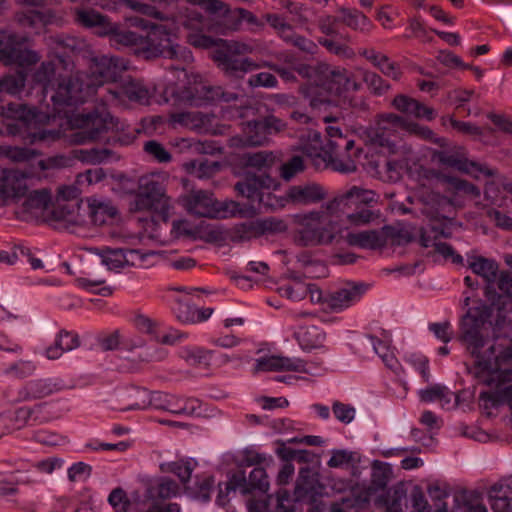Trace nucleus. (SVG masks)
Here are the masks:
<instances>
[{"instance_id": "864d4df0", "label": "nucleus", "mask_w": 512, "mask_h": 512, "mask_svg": "<svg viewBox=\"0 0 512 512\" xmlns=\"http://www.w3.org/2000/svg\"><path fill=\"white\" fill-rule=\"evenodd\" d=\"M18 21L24 27L40 29L49 22V15L42 11L29 10L20 15Z\"/></svg>"}, {"instance_id": "ea45409f", "label": "nucleus", "mask_w": 512, "mask_h": 512, "mask_svg": "<svg viewBox=\"0 0 512 512\" xmlns=\"http://www.w3.org/2000/svg\"><path fill=\"white\" fill-rule=\"evenodd\" d=\"M276 160L277 156L272 151H258L244 156L245 165L259 171L270 169Z\"/></svg>"}, {"instance_id": "b1692460", "label": "nucleus", "mask_w": 512, "mask_h": 512, "mask_svg": "<svg viewBox=\"0 0 512 512\" xmlns=\"http://www.w3.org/2000/svg\"><path fill=\"white\" fill-rule=\"evenodd\" d=\"M255 371H293L299 373H308L306 362L300 358H290L285 356H265L256 359Z\"/></svg>"}, {"instance_id": "603ef678", "label": "nucleus", "mask_w": 512, "mask_h": 512, "mask_svg": "<svg viewBox=\"0 0 512 512\" xmlns=\"http://www.w3.org/2000/svg\"><path fill=\"white\" fill-rule=\"evenodd\" d=\"M11 433L20 430L26 425L31 426L28 407H21L13 412L3 413Z\"/></svg>"}, {"instance_id": "37998d69", "label": "nucleus", "mask_w": 512, "mask_h": 512, "mask_svg": "<svg viewBox=\"0 0 512 512\" xmlns=\"http://www.w3.org/2000/svg\"><path fill=\"white\" fill-rule=\"evenodd\" d=\"M322 486L314 480L299 481L295 487L296 500L316 503V496L321 495Z\"/></svg>"}, {"instance_id": "c85d7f7f", "label": "nucleus", "mask_w": 512, "mask_h": 512, "mask_svg": "<svg viewBox=\"0 0 512 512\" xmlns=\"http://www.w3.org/2000/svg\"><path fill=\"white\" fill-rule=\"evenodd\" d=\"M359 55L369 61L375 68L380 70L385 76L398 81L401 78L402 71L399 65L390 60V58L376 51L374 48H363L359 50Z\"/></svg>"}, {"instance_id": "338daca9", "label": "nucleus", "mask_w": 512, "mask_h": 512, "mask_svg": "<svg viewBox=\"0 0 512 512\" xmlns=\"http://www.w3.org/2000/svg\"><path fill=\"white\" fill-rule=\"evenodd\" d=\"M332 411L336 419L344 424H349L355 417V408L339 401L333 403Z\"/></svg>"}, {"instance_id": "5fc2aeb1", "label": "nucleus", "mask_w": 512, "mask_h": 512, "mask_svg": "<svg viewBox=\"0 0 512 512\" xmlns=\"http://www.w3.org/2000/svg\"><path fill=\"white\" fill-rule=\"evenodd\" d=\"M305 169L303 158L299 155H294L287 162L283 163L280 168V176L285 181H290L297 174L303 172Z\"/></svg>"}, {"instance_id": "e433bc0d", "label": "nucleus", "mask_w": 512, "mask_h": 512, "mask_svg": "<svg viewBox=\"0 0 512 512\" xmlns=\"http://www.w3.org/2000/svg\"><path fill=\"white\" fill-rule=\"evenodd\" d=\"M294 337L303 350H312L322 346L325 333L317 326L301 327L294 333Z\"/></svg>"}, {"instance_id": "2eb2a0df", "label": "nucleus", "mask_w": 512, "mask_h": 512, "mask_svg": "<svg viewBox=\"0 0 512 512\" xmlns=\"http://www.w3.org/2000/svg\"><path fill=\"white\" fill-rule=\"evenodd\" d=\"M433 159L443 166L457 169L461 172L470 174L477 179L480 175H484L486 177H494L497 175V170L491 169L478 162L468 160L460 151H436L433 154Z\"/></svg>"}, {"instance_id": "423d86ee", "label": "nucleus", "mask_w": 512, "mask_h": 512, "mask_svg": "<svg viewBox=\"0 0 512 512\" xmlns=\"http://www.w3.org/2000/svg\"><path fill=\"white\" fill-rule=\"evenodd\" d=\"M280 186L276 178L265 172L260 174L247 172L234 188L238 195L246 198L251 204L257 203L259 209L276 210L285 206L283 197H277L272 193Z\"/></svg>"}, {"instance_id": "58836bf2", "label": "nucleus", "mask_w": 512, "mask_h": 512, "mask_svg": "<svg viewBox=\"0 0 512 512\" xmlns=\"http://www.w3.org/2000/svg\"><path fill=\"white\" fill-rule=\"evenodd\" d=\"M50 202V194L46 190H35L29 193L22 203L23 212L34 214L44 211Z\"/></svg>"}, {"instance_id": "bf43d9fd", "label": "nucleus", "mask_w": 512, "mask_h": 512, "mask_svg": "<svg viewBox=\"0 0 512 512\" xmlns=\"http://www.w3.org/2000/svg\"><path fill=\"white\" fill-rule=\"evenodd\" d=\"M491 507L494 512H512V487L506 485L502 495L493 496Z\"/></svg>"}, {"instance_id": "f257e3e1", "label": "nucleus", "mask_w": 512, "mask_h": 512, "mask_svg": "<svg viewBox=\"0 0 512 512\" xmlns=\"http://www.w3.org/2000/svg\"><path fill=\"white\" fill-rule=\"evenodd\" d=\"M492 309L484 302L470 307L460 321L459 340L475 359V377L491 386L512 377V343L503 348L489 337Z\"/></svg>"}, {"instance_id": "79ce46f5", "label": "nucleus", "mask_w": 512, "mask_h": 512, "mask_svg": "<svg viewBox=\"0 0 512 512\" xmlns=\"http://www.w3.org/2000/svg\"><path fill=\"white\" fill-rule=\"evenodd\" d=\"M54 75V64L52 62H43L34 72L33 80L42 86L43 92H48L49 89L53 91V87H56Z\"/></svg>"}, {"instance_id": "4468645a", "label": "nucleus", "mask_w": 512, "mask_h": 512, "mask_svg": "<svg viewBox=\"0 0 512 512\" xmlns=\"http://www.w3.org/2000/svg\"><path fill=\"white\" fill-rule=\"evenodd\" d=\"M406 120L396 114L381 115L375 125L370 128L367 135L371 144L393 150L395 139L400 129L406 128Z\"/></svg>"}, {"instance_id": "5701e85b", "label": "nucleus", "mask_w": 512, "mask_h": 512, "mask_svg": "<svg viewBox=\"0 0 512 512\" xmlns=\"http://www.w3.org/2000/svg\"><path fill=\"white\" fill-rule=\"evenodd\" d=\"M468 268L480 277L486 283L485 293L489 297L490 294L496 295L495 283L500 273L499 264L496 260L478 255H467Z\"/></svg>"}, {"instance_id": "a211bd4d", "label": "nucleus", "mask_w": 512, "mask_h": 512, "mask_svg": "<svg viewBox=\"0 0 512 512\" xmlns=\"http://www.w3.org/2000/svg\"><path fill=\"white\" fill-rule=\"evenodd\" d=\"M66 388L60 378H38L26 382L13 401H29L48 397Z\"/></svg>"}, {"instance_id": "3c124183", "label": "nucleus", "mask_w": 512, "mask_h": 512, "mask_svg": "<svg viewBox=\"0 0 512 512\" xmlns=\"http://www.w3.org/2000/svg\"><path fill=\"white\" fill-rule=\"evenodd\" d=\"M287 37H284L283 41L291 45L297 49H299L302 52H305L307 54H315L318 50L317 44L312 41L311 39L306 38L305 36H302L298 34L294 27L291 29V33L287 34Z\"/></svg>"}, {"instance_id": "ddd939ff", "label": "nucleus", "mask_w": 512, "mask_h": 512, "mask_svg": "<svg viewBox=\"0 0 512 512\" xmlns=\"http://www.w3.org/2000/svg\"><path fill=\"white\" fill-rule=\"evenodd\" d=\"M173 95L179 102L191 106H201L217 100L230 102L237 99L235 93L224 92L220 86H211L201 82L173 91Z\"/></svg>"}, {"instance_id": "1a4fd4ad", "label": "nucleus", "mask_w": 512, "mask_h": 512, "mask_svg": "<svg viewBox=\"0 0 512 512\" xmlns=\"http://www.w3.org/2000/svg\"><path fill=\"white\" fill-rule=\"evenodd\" d=\"M172 208L171 199L166 194L164 181L157 175H146L139 179L138 190L131 209L134 211H154L167 220Z\"/></svg>"}, {"instance_id": "aec40b11", "label": "nucleus", "mask_w": 512, "mask_h": 512, "mask_svg": "<svg viewBox=\"0 0 512 512\" xmlns=\"http://www.w3.org/2000/svg\"><path fill=\"white\" fill-rule=\"evenodd\" d=\"M243 21L253 25L258 24V19L252 12L244 8H227L221 15L212 18V26L215 32L227 35L238 31Z\"/></svg>"}, {"instance_id": "2f4dec72", "label": "nucleus", "mask_w": 512, "mask_h": 512, "mask_svg": "<svg viewBox=\"0 0 512 512\" xmlns=\"http://www.w3.org/2000/svg\"><path fill=\"white\" fill-rule=\"evenodd\" d=\"M346 242L350 246L376 250L384 247L387 240L385 234L377 230H367L348 233L346 235Z\"/></svg>"}, {"instance_id": "69168bd1", "label": "nucleus", "mask_w": 512, "mask_h": 512, "mask_svg": "<svg viewBox=\"0 0 512 512\" xmlns=\"http://www.w3.org/2000/svg\"><path fill=\"white\" fill-rule=\"evenodd\" d=\"M108 502L116 512H126L130 505L126 492L122 488L113 489L108 497Z\"/></svg>"}, {"instance_id": "9b49d317", "label": "nucleus", "mask_w": 512, "mask_h": 512, "mask_svg": "<svg viewBox=\"0 0 512 512\" xmlns=\"http://www.w3.org/2000/svg\"><path fill=\"white\" fill-rule=\"evenodd\" d=\"M94 95L85 80L84 72L77 71L71 75L56 78L51 100L57 107L77 106L87 102Z\"/></svg>"}, {"instance_id": "0e129e2a", "label": "nucleus", "mask_w": 512, "mask_h": 512, "mask_svg": "<svg viewBox=\"0 0 512 512\" xmlns=\"http://www.w3.org/2000/svg\"><path fill=\"white\" fill-rule=\"evenodd\" d=\"M277 455L285 460H298L299 462H305L307 461V454L308 451L306 450H294L290 447H288L284 442H278V447L276 449Z\"/></svg>"}, {"instance_id": "de8ad7c7", "label": "nucleus", "mask_w": 512, "mask_h": 512, "mask_svg": "<svg viewBox=\"0 0 512 512\" xmlns=\"http://www.w3.org/2000/svg\"><path fill=\"white\" fill-rule=\"evenodd\" d=\"M452 392L443 385L435 384L427 389L420 391V399L423 402L440 401L442 405L449 404L451 402Z\"/></svg>"}, {"instance_id": "4c0bfd02", "label": "nucleus", "mask_w": 512, "mask_h": 512, "mask_svg": "<svg viewBox=\"0 0 512 512\" xmlns=\"http://www.w3.org/2000/svg\"><path fill=\"white\" fill-rule=\"evenodd\" d=\"M197 462L194 459H180L173 462L162 463L160 469L165 473L175 474L182 484L189 482Z\"/></svg>"}, {"instance_id": "dca6fc26", "label": "nucleus", "mask_w": 512, "mask_h": 512, "mask_svg": "<svg viewBox=\"0 0 512 512\" xmlns=\"http://www.w3.org/2000/svg\"><path fill=\"white\" fill-rule=\"evenodd\" d=\"M322 71L319 87L330 93L341 95L344 92L359 91L361 89V84L345 68L331 67L327 64L326 67H322Z\"/></svg>"}, {"instance_id": "09e8293b", "label": "nucleus", "mask_w": 512, "mask_h": 512, "mask_svg": "<svg viewBox=\"0 0 512 512\" xmlns=\"http://www.w3.org/2000/svg\"><path fill=\"white\" fill-rule=\"evenodd\" d=\"M99 255L101 257L102 263L106 265L110 270H117L125 267V261H127L125 258V249L105 248L100 250Z\"/></svg>"}, {"instance_id": "13d9d810", "label": "nucleus", "mask_w": 512, "mask_h": 512, "mask_svg": "<svg viewBox=\"0 0 512 512\" xmlns=\"http://www.w3.org/2000/svg\"><path fill=\"white\" fill-rule=\"evenodd\" d=\"M179 485L170 478H162L155 487V496L159 499L166 500L179 494Z\"/></svg>"}, {"instance_id": "8fccbe9b", "label": "nucleus", "mask_w": 512, "mask_h": 512, "mask_svg": "<svg viewBox=\"0 0 512 512\" xmlns=\"http://www.w3.org/2000/svg\"><path fill=\"white\" fill-rule=\"evenodd\" d=\"M362 79L369 91L377 96L385 94L391 87L379 74L370 70L363 71Z\"/></svg>"}, {"instance_id": "774afa93", "label": "nucleus", "mask_w": 512, "mask_h": 512, "mask_svg": "<svg viewBox=\"0 0 512 512\" xmlns=\"http://www.w3.org/2000/svg\"><path fill=\"white\" fill-rule=\"evenodd\" d=\"M181 24L190 32L202 31L204 18L197 10H188L187 14L181 18Z\"/></svg>"}, {"instance_id": "c756f323", "label": "nucleus", "mask_w": 512, "mask_h": 512, "mask_svg": "<svg viewBox=\"0 0 512 512\" xmlns=\"http://www.w3.org/2000/svg\"><path fill=\"white\" fill-rule=\"evenodd\" d=\"M107 36L110 37L111 43L117 48L128 47L133 49L136 55L143 56V34L121 29L118 24L112 23L111 31Z\"/></svg>"}, {"instance_id": "a19ab883", "label": "nucleus", "mask_w": 512, "mask_h": 512, "mask_svg": "<svg viewBox=\"0 0 512 512\" xmlns=\"http://www.w3.org/2000/svg\"><path fill=\"white\" fill-rule=\"evenodd\" d=\"M169 122L191 130L199 129L204 124V116L200 112H176L169 116Z\"/></svg>"}, {"instance_id": "a878e982", "label": "nucleus", "mask_w": 512, "mask_h": 512, "mask_svg": "<svg viewBox=\"0 0 512 512\" xmlns=\"http://www.w3.org/2000/svg\"><path fill=\"white\" fill-rule=\"evenodd\" d=\"M326 196L324 188L317 183L291 186L283 198L286 202L294 204H314L323 200Z\"/></svg>"}, {"instance_id": "f03ea898", "label": "nucleus", "mask_w": 512, "mask_h": 512, "mask_svg": "<svg viewBox=\"0 0 512 512\" xmlns=\"http://www.w3.org/2000/svg\"><path fill=\"white\" fill-rule=\"evenodd\" d=\"M124 97L130 101L147 103L150 97L148 89L139 81L129 80L119 88H107L106 94L89 112H80L71 115L68 123L72 129L70 142L83 145L100 139L103 134L118 129V120L108 110V104L122 100Z\"/></svg>"}, {"instance_id": "6e6552de", "label": "nucleus", "mask_w": 512, "mask_h": 512, "mask_svg": "<svg viewBox=\"0 0 512 512\" xmlns=\"http://www.w3.org/2000/svg\"><path fill=\"white\" fill-rule=\"evenodd\" d=\"M327 211H311L297 216L295 242L303 247L329 245L335 239V226Z\"/></svg>"}, {"instance_id": "c03bdc74", "label": "nucleus", "mask_w": 512, "mask_h": 512, "mask_svg": "<svg viewBox=\"0 0 512 512\" xmlns=\"http://www.w3.org/2000/svg\"><path fill=\"white\" fill-rule=\"evenodd\" d=\"M261 236L258 220L236 224L231 232L233 242H242Z\"/></svg>"}, {"instance_id": "4be33fe9", "label": "nucleus", "mask_w": 512, "mask_h": 512, "mask_svg": "<svg viewBox=\"0 0 512 512\" xmlns=\"http://www.w3.org/2000/svg\"><path fill=\"white\" fill-rule=\"evenodd\" d=\"M136 393L140 396L141 399L131 403L126 408H123V411L144 410L150 405H153L156 409L165 410L170 413L179 415L180 398L170 394L156 392L153 393L149 399V392L145 389H137Z\"/></svg>"}, {"instance_id": "a18cd8bd", "label": "nucleus", "mask_w": 512, "mask_h": 512, "mask_svg": "<svg viewBox=\"0 0 512 512\" xmlns=\"http://www.w3.org/2000/svg\"><path fill=\"white\" fill-rule=\"evenodd\" d=\"M282 8L286 9L290 15L293 16L292 20L300 27L308 24L310 21L309 12L311 11L306 5L292 0H281Z\"/></svg>"}, {"instance_id": "4d7b16f0", "label": "nucleus", "mask_w": 512, "mask_h": 512, "mask_svg": "<svg viewBox=\"0 0 512 512\" xmlns=\"http://www.w3.org/2000/svg\"><path fill=\"white\" fill-rule=\"evenodd\" d=\"M186 38L190 45L198 49H215L219 45V39L205 35L201 31L189 32Z\"/></svg>"}, {"instance_id": "f8f14e48", "label": "nucleus", "mask_w": 512, "mask_h": 512, "mask_svg": "<svg viewBox=\"0 0 512 512\" xmlns=\"http://www.w3.org/2000/svg\"><path fill=\"white\" fill-rule=\"evenodd\" d=\"M126 69L124 61L118 57L101 56L94 58L85 74L90 89L94 95L99 97L96 104L101 103V98L106 94V89L111 88L106 86L117 81L120 73Z\"/></svg>"}, {"instance_id": "7c9ffc66", "label": "nucleus", "mask_w": 512, "mask_h": 512, "mask_svg": "<svg viewBox=\"0 0 512 512\" xmlns=\"http://www.w3.org/2000/svg\"><path fill=\"white\" fill-rule=\"evenodd\" d=\"M251 512H294L290 494L280 489L275 496L268 495L265 501H258L250 506Z\"/></svg>"}, {"instance_id": "0eeeda50", "label": "nucleus", "mask_w": 512, "mask_h": 512, "mask_svg": "<svg viewBox=\"0 0 512 512\" xmlns=\"http://www.w3.org/2000/svg\"><path fill=\"white\" fill-rule=\"evenodd\" d=\"M252 51V46L247 43L219 39L211 58L226 75L240 78L258 67L252 59L245 57Z\"/></svg>"}, {"instance_id": "cd10ccee", "label": "nucleus", "mask_w": 512, "mask_h": 512, "mask_svg": "<svg viewBox=\"0 0 512 512\" xmlns=\"http://www.w3.org/2000/svg\"><path fill=\"white\" fill-rule=\"evenodd\" d=\"M74 21L84 28H98V35L107 36L111 31L110 19L94 9L75 8L73 10Z\"/></svg>"}, {"instance_id": "e2e57ef3", "label": "nucleus", "mask_w": 512, "mask_h": 512, "mask_svg": "<svg viewBox=\"0 0 512 512\" xmlns=\"http://www.w3.org/2000/svg\"><path fill=\"white\" fill-rule=\"evenodd\" d=\"M265 19L268 24L274 28L277 35L283 40L284 37H287V34L291 33V29L293 26L286 22V20L278 15V14H266Z\"/></svg>"}, {"instance_id": "473e14b6", "label": "nucleus", "mask_w": 512, "mask_h": 512, "mask_svg": "<svg viewBox=\"0 0 512 512\" xmlns=\"http://www.w3.org/2000/svg\"><path fill=\"white\" fill-rule=\"evenodd\" d=\"M392 104L397 110L417 118H425L427 120L434 118V110L432 108L406 95L396 96Z\"/></svg>"}, {"instance_id": "393cba45", "label": "nucleus", "mask_w": 512, "mask_h": 512, "mask_svg": "<svg viewBox=\"0 0 512 512\" xmlns=\"http://www.w3.org/2000/svg\"><path fill=\"white\" fill-rule=\"evenodd\" d=\"M28 174L15 169H3L0 176V194L4 199L24 196Z\"/></svg>"}, {"instance_id": "412c9836", "label": "nucleus", "mask_w": 512, "mask_h": 512, "mask_svg": "<svg viewBox=\"0 0 512 512\" xmlns=\"http://www.w3.org/2000/svg\"><path fill=\"white\" fill-rule=\"evenodd\" d=\"M182 204L189 213L199 217L217 218L220 214L213 194L208 191L192 190L182 197Z\"/></svg>"}, {"instance_id": "72a5a7b5", "label": "nucleus", "mask_w": 512, "mask_h": 512, "mask_svg": "<svg viewBox=\"0 0 512 512\" xmlns=\"http://www.w3.org/2000/svg\"><path fill=\"white\" fill-rule=\"evenodd\" d=\"M87 214L93 224L103 225L107 220L113 219L117 215V209L110 201L88 198Z\"/></svg>"}, {"instance_id": "20e7f679", "label": "nucleus", "mask_w": 512, "mask_h": 512, "mask_svg": "<svg viewBox=\"0 0 512 512\" xmlns=\"http://www.w3.org/2000/svg\"><path fill=\"white\" fill-rule=\"evenodd\" d=\"M24 37L12 33H0V61L5 65H18L21 69L0 79V90L18 94L25 86L26 73L23 68L38 62L36 52L23 48Z\"/></svg>"}, {"instance_id": "c9c22d12", "label": "nucleus", "mask_w": 512, "mask_h": 512, "mask_svg": "<svg viewBox=\"0 0 512 512\" xmlns=\"http://www.w3.org/2000/svg\"><path fill=\"white\" fill-rule=\"evenodd\" d=\"M340 21L352 30L369 34L373 28L370 19L357 9L341 8Z\"/></svg>"}, {"instance_id": "6ab92c4d", "label": "nucleus", "mask_w": 512, "mask_h": 512, "mask_svg": "<svg viewBox=\"0 0 512 512\" xmlns=\"http://www.w3.org/2000/svg\"><path fill=\"white\" fill-rule=\"evenodd\" d=\"M367 286L363 283L348 282L343 287L328 293L327 311L341 312L358 302L366 292Z\"/></svg>"}, {"instance_id": "39448f33", "label": "nucleus", "mask_w": 512, "mask_h": 512, "mask_svg": "<svg viewBox=\"0 0 512 512\" xmlns=\"http://www.w3.org/2000/svg\"><path fill=\"white\" fill-rule=\"evenodd\" d=\"M327 143L316 153L327 166L340 173H352L357 169L356 160L360 157L362 149L355 147V142L348 135H344L337 126H327Z\"/></svg>"}, {"instance_id": "49530a36", "label": "nucleus", "mask_w": 512, "mask_h": 512, "mask_svg": "<svg viewBox=\"0 0 512 512\" xmlns=\"http://www.w3.org/2000/svg\"><path fill=\"white\" fill-rule=\"evenodd\" d=\"M28 412L31 426L44 424L58 417L57 413L52 410V407L47 402L28 407Z\"/></svg>"}, {"instance_id": "f704fd0d", "label": "nucleus", "mask_w": 512, "mask_h": 512, "mask_svg": "<svg viewBox=\"0 0 512 512\" xmlns=\"http://www.w3.org/2000/svg\"><path fill=\"white\" fill-rule=\"evenodd\" d=\"M79 345L80 340L77 334L62 330L57 335L54 344L46 349V356L50 360H56L64 352L76 349Z\"/></svg>"}, {"instance_id": "7ed1b4c3", "label": "nucleus", "mask_w": 512, "mask_h": 512, "mask_svg": "<svg viewBox=\"0 0 512 512\" xmlns=\"http://www.w3.org/2000/svg\"><path fill=\"white\" fill-rule=\"evenodd\" d=\"M377 202L374 191L353 186L327 202L325 209L330 216L342 218L351 226H363L379 217V211L373 210Z\"/></svg>"}, {"instance_id": "052dcab7", "label": "nucleus", "mask_w": 512, "mask_h": 512, "mask_svg": "<svg viewBox=\"0 0 512 512\" xmlns=\"http://www.w3.org/2000/svg\"><path fill=\"white\" fill-rule=\"evenodd\" d=\"M144 151L160 163H167L172 158L165 147L156 140L147 141L144 144Z\"/></svg>"}, {"instance_id": "f3484780", "label": "nucleus", "mask_w": 512, "mask_h": 512, "mask_svg": "<svg viewBox=\"0 0 512 512\" xmlns=\"http://www.w3.org/2000/svg\"><path fill=\"white\" fill-rule=\"evenodd\" d=\"M239 489L242 494L247 495L254 491L265 493L269 489L268 475L264 468L256 467L250 474L248 479L244 471H238L231 475L226 484L227 491H236Z\"/></svg>"}, {"instance_id": "bb28decb", "label": "nucleus", "mask_w": 512, "mask_h": 512, "mask_svg": "<svg viewBox=\"0 0 512 512\" xmlns=\"http://www.w3.org/2000/svg\"><path fill=\"white\" fill-rule=\"evenodd\" d=\"M268 140L269 137L262 119L252 120L244 124L241 136L231 139V145L236 147L262 146L267 143Z\"/></svg>"}, {"instance_id": "9d476101", "label": "nucleus", "mask_w": 512, "mask_h": 512, "mask_svg": "<svg viewBox=\"0 0 512 512\" xmlns=\"http://www.w3.org/2000/svg\"><path fill=\"white\" fill-rule=\"evenodd\" d=\"M139 25L148 28V31L143 35V57L145 59L156 58L159 56L176 59L179 57L189 61L192 59L190 51L185 48L174 45L171 40L172 29L164 24H151L148 25L143 19L138 22Z\"/></svg>"}, {"instance_id": "680f3d73", "label": "nucleus", "mask_w": 512, "mask_h": 512, "mask_svg": "<svg viewBox=\"0 0 512 512\" xmlns=\"http://www.w3.org/2000/svg\"><path fill=\"white\" fill-rule=\"evenodd\" d=\"M384 229L387 230V234L385 236H388L391 239L393 245H406L415 239L414 234L408 228L394 229L385 227Z\"/></svg>"}, {"instance_id": "6e6d98bb", "label": "nucleus", "mask_w": 512, "mask_h": 512, "mask_svg": "<svg viewBox=\"0 0 512 512\" xmlns=\"http://www.w3.org/2000/svg\"><path fill=\"white\" fill-rule=\"evenodd\" d=\"M327 64L321 63L316 66H312L305 63H300L294 67L295 72L303 78L308 79L316 86L319 87L320 80L322 78V67H326Z\"/></svg>"}]
</instances>
